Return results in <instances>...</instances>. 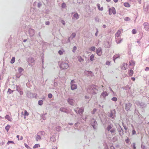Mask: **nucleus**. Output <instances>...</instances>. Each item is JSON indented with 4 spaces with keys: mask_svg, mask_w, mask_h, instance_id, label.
Returning <instances> with one entry per match:
<instances>
[{
    "mask_svg": "<svg viewBox=\"0 0 149 149\" xmlns=\"http://www.w3.org/2000/svg\"><path fill=\"white\" fill-rule=\"evenodd\" d=\"M135 103L141 109L142 111H144L143 109L146 108V104L145 103L140 102L138 100L136 101Z\"/></svg>",
    "mask_w": 149,
    "mask_h": 149,
    "instance_id": "nucleus-1",
    "label": "nucleus"
},
{
    "mask_svg": "<svg viewBox=\"0 0 149 149\" xmlns=\"http://www.w3.org/2000/svg\"><path fill=\"white\" fill-rule=\"evenodd\" d=\"M121 33V31L119 30L115 34L116 41L118 43H120L121 40L120 38Z\"/></svg>",
    "mask_w": 149,
    "mask_h": 149,
    "instance_id": "nucleus-2",
    "label": "nucleus"
},
{
    "mask_svg": "<svg viewBox=\"0 0 149 149\" xmlns=\"http://www.w3.org/2000/svg\"><path fill=\"white\" fill-rule=\"evenodd\" d=\"M68 67L69 65L68 63H62L60 66L61 68L63 69L68 68Z\"/></svg>",
    "mask_w": 149,
    "mask_h": 149,
    "instance_id": "nucleus-3",
    "label": "nucleus"
},
{
    "mask_svg": "<svg viewBox=\"0 0 149 149\" xmlns=\"http://www.w3.org/2000/svg\"><path fill=\"white\" fill-rule=\"evenodd\" d=\"M109 13L110 15H111L112 14H115L116 11L115 8L113 7L111 8H109Z\"/></svg>",
    "mask_w": 149,
    "mask_h": 149,
    "instance_id": "nucleus-4",
    "label": "nucleus"
},
{
    "mask_svg": "<svg viewBox=\"0 0 149 149\" xmlns=\"http://www.w3.org/2000/svg\"><path fill=\"white\" fill-rule=\"evenodd\" d=\"M96 53L98 56H101L102 54V52L101 48H99L96 49Z\"/></svg>",
    "mask_w": 149,
    "mask_h": 149,
    "instance_id": "nucleus-5",
    "label": "nucleus"
},
{
    "mask_svg": "<svg viewBox=\"0 0 149 149\" xmlns=\"http://www.w3.org/2000/svg\"><path fill=\"white\" fill-rule=\"evenodd\" d=\"M132 105L130 103L126 104H125V109L127 110H129L131 107Z\"/></svg>",
    "mask_w": 149,
    "mask_h": 149,
    "instance_id": "nucleus-6",
    "label": "nucleus"
},
{
    "mask_svg": "<svg viewBox=\"0 0 149 149\" xmlns=\"http://www.w3.org/2000/svg\"><path fill=\"white\" fill-rule=\"evenodd\" d=\"M108 95V94L107 93V92L106 91H104L102 92V93L101 96L100 97L101 98H105L106 96H107Z\"/></svg>",
    "mask_w": 149,
    "mask_h": 149,
    "instance_id": "nucleus-7",
    "label": "nucleus"
},
{
    "mask_svg": "<svg viewBox=\"0 0 149 149\" xmlns=\"http://www.w3.org/2000/svg\"><path fill=\"white\" fill-rule=\"evenodd\" d=\"M143 26L145 30L148 31L149 29V24L147 22H145L143 24Z\"/></svg>",
    "mask_w": 149,
    "mask_h": 149,
    "instance_id": "nucleus-8",
    "label": "nucleus"
},
{
    "mask_svg": "<svg viewBox=\"0 0 149 149\" xmlns=\"http://www.w3.org/2000/svg\"><path fill=\"white\" fill-rule=\"evenodd\" d=\"M110 117H112V118H114L115 116V110H113L111 112L110 116Z\"/></svg>",
    "mask_w": 149,
    "mask_h": 149,
    "instance_id": "nucleus-9",
    "label": "nucleus"
},
{
    "mask_svg": "<svg viewBox=\"0 0 149 149\" xmlns=\"http://www.w3.org/2000/svg\"><path fill=\"white\" fill-rule=\"evenodd\" d=\"M77 88V85L76 84H71V88L72 90H74Z\"/></svg>",
    "mask_w": 149,
    "mask_h": 149,
    "instance_id": "nucleus-10",
    "label": "nucleus"
},
{
    "mask_svg": "<svg viewBox=\"0 0 149 149\" xmlns=\"http://www.w3.org/2000/svg\"><path fill=\"white\" fill-rule=\"evenodd\" d=\"M128 68V65L127 63H123V67H122V70H125Z\"/></svg>",
    "mask_w": 149,
    "mask_h": 149,
    "instance_id": "nucleus-11",
    "label": "nucleus"
},
{
    "mask_svg": "<svg viewBox=\"0 0 149 149\" xmlns=\"http://www.w3.org/2000/svg\"><path fill=\"white\" fill-rule=\"evenodd\" d=\"M68 101L69 104L71 105H72L74 102V100L70 98H69L68 99Z\"/></svg>",
    "mask_w": 149,
    "mask_h": 149,
    "instance_id": "nucleus-12",
    "label": "nucleus"
},
{
    "mask_svg": "<svg viewBox=\"0 0 149 149\" xmlns=\"http://www.w3.org/2000/svg\"><path fill=\"white\" fill-rule=\"evenodd\" d=\"M79 18V15L77 13H75L73 16V18L77 19Z\"/></svg>",
    "mask_w": 149,
    "mask_h": 149,
    "instance_id": "nucleus-13",
    "label": "nucleus"
},
{
    "mask_svg": "<svg viewBox=\"0 0 149 149\" xmlns=\"http://www.w3.org/2000/svg\"><path fill=\"white\" fill-rule=\"evenodd\" d=\"M5 118L6 119H7L8 121H11L12 120V118H11L8 115H7L5 116Z\"/></svg>",
    "mask_w": 149,
    "mask_h": 149,
    "instance_id": "nucleus-14",
    "label": "nucleus"
},
{
    "mask_svg": "<svg viewBox=\"0 0 149 149\" xmlns=\"http://www.w3.org/2000/svg\"><path fill=\"white\" fill-rule=\"evenodd\" d=\"M97 8L99 10L102 11L103 10V7H100V4L98 3L97 4Z\"/></svg>",
    "mask_w": 149,
    "mask_h": 149,
    "instance_id": "nucleus-15",
    "label": "nucleus"
},
{
    "mask_svg": "<svg viewBox=\"0 0 149 149\" xmlns=\"http://www.w3.org/2000/svg\"><path fill=\"white\" fill-rule=\"evenodd\" d=\"M129 65H130L134 66L135 65V62L133 60H131L129 62Z\"/></svg>",
    "mask_w": 149,
    "mask_h": 149,
    "instance_id": "nucleus-16",
    "label": "nucleus"
},
{
    "mask_svg": "<svg viewBox=\"0 0 149 149\" xmlns=\"http://www.w3.org/2000/svg\"><path fill=\"white\" fill-rule=\"evenodd\" d=\"M144 11L146 12H148L149 11V5H147L146 6L144 7Z\"/></svg>",
    "mask_w": 149,
    "mask_h": 149,
    "instance_id": "nucleus-17",
    "label": "nucleus"
},
{
    "mask_svg": "<svg viewBox=\"0 0 149 149\" xmlns=\"http://www.w3.org/2000/svg\"><path fill=\"white\" fill-rule=\"evenodd\" d=\"M119 57H120V56L118 54H116L114 56L113 58V59L114 61L115 62V60L117 58H119Z\"/></svg>",
    "mask_w": 149,
    "mask_h": 149,
    "instance_id": "nucleus-18",
    "label": "nucleus"
},
{
    "mask_svg": "<svg viewBox=\"0 0 149 149\" xmlns=\"http://www.w3.org/2000/svg\"><path fill=\"white\" fill-rule=\"evenodd\" d=\"M84 110L83 108H79L78 111V113L79 114H81L84 111Z\"/></svg>",
    "mask_w": 149,
    "mask_h": 149,
    "instance_id": "nucleus-19",
    "label": "nucleus"
},
{
    "mask_svg": "<svg viewBox=\"0 0 149 149\" xmlns=\"http://www.w3.org/2000/svg\"><path fill=\"white\" fill-rule=\"evenodd\" d=\"M36 141H38V140L41 139V137L40 135L37 134L36 136Z\"/></svg>",
    "mask_w": 149,
    "mask_h": 149,
    "instance_id": "nucleus-20",
    "label": "nucleus"
},
{
    "mask_svg": "<svg viewBox=\"0 0 149 149\" xmlns=\"http://www.w3.org/2000/svg\"><path fill=\"white\" fill-rule=\"evenodd\" d=\"M133 74V71L132 70H130L129 71V75L130 76H132Z\"/></svg>",
    "mask_w": 149,
    "mask_h": 149,
    "instance_id": "nucleus-21",
    "label": "nucleus"
},
{
    "mask_svg": "<svg viewBox=\"0 0 149 149\" xmlns=\"http://www.w3.org/2000/svg\"><path fill=\"white\" fill-rule=\"evenodd\" d=\"M124 6L126 7H129L130 6V5L128 3H124Z\"/></svg>",
    "mask_w": 149,
    "mask_h": 149,
    "instance_id": "nucleus-22",
    "label": "nucleus"
},
{
    "mask_svg": "<svg viewBox=\"0 0 149 149\" xmlns=\"http://www.w3.org/2000/svg\"><path fill=\"white\" fill-rule=\"evenodd\" d=\"M10 127V126L8 125L5 127V129L7 130V132H8V131L9 130V129Z\"/></svg>",
    "mask_w": 149,
    "mask_h": 149,
    "instance_id": "nucleus-23",
    "label": "nucleus"
},
{
    "mask_svg": "<svg viewBox=\"0 0 149 149\" xmlns=\"http://www.w3.org/2000/svg\"><path fill=\"white\" fill-rule=\"evenodd\" d=\"M40 146L39 144H35L34 146L33 147V148H39L40 147Z\"/></svg>",
    "mask_w": 149,
    "mask_h": 149,
    "instance_id": "nucleus-24",
    "label": "nucleus"
},
{
    "mask_svg": "<svg viewBox=\"0 0 149 149\" xmlns=\"http://www.w3.org/2000/svg\"><path fill=\"white\" fill-rule=\"evenodd\" d=\"M94 55L93 54H92L90 57V59L91 61H93L94 60Z\"/></svg>",
    "mask_w": 149,
    "mask_h": 149,
    "instance_id": "nucleus-25",
    "label": "nucleus"
},
{
    "mask_svg": "<svg viewBox=\"0 0 149 149\" xmlns=\"http://www.w3.org/2000/svg\"><path fill=\"white\" fill-rule=\"evenodd\" d=\"M89 49L90 51H94L95 49V47L93 46L89 48Z\"/></svg>",
    "mask_w": 149,
    "mask_h": 149,
    "instance_id": "nucleus-26",
    "label": "nucleus"
},
{
    "mask_svg": "<svg viewBox=\"0 0 149 149\" xmlns=\"http://www.w3.org/2000/svg\"><path fill=\"white\" fill-rule=\"evenodd\" d=\"M123 88L125 90H128L130 89V87L128 85H126L125 86L123 87Z\"/></svg>",
    "mask_w": 149,
    "mask_h": 149,
    "instance_id": "nucleus-27",
    "label": "nucleus"
},
{
    "mask_svg": "<svg viewBox=\"0 0 149 149\" xmlns=\"http://www.w3.org/2000/svg\"><path fill=\"white\" fill-rule=\"evenodd\" d=\"M15 61V57H13L12 58V59L10 61V63H14Z\"/></svg>",
    "mask_w": 149,
    "mask_h": 149,
    "instance_id": "nucleus-28",
    "label": "nucleus"
},
{
    "mask_svg": "<svg viewBox=\"0 0 149 149\" xmlns=\"http://www.w3.org/2000/svg\"><path fill=\"white\" fill-rule=\"evenodd\" d=\"M78 58L79 61L80 62H81L84 61V59L82 58L81 56L78 57Z\"/></svg>",
    "mask_w": 149,
    "mask_h": 149,
    "instance_id": "nucleus-29",
    "label": "nucleus"
},
{
    "mask_svg": "<svg viewBox=\"0 0 149 149\" xmlns=\"http://www.w3.org/2000/svg\"><path fill=\"white\" fill-rule=\"evenodd\" d=\"M130 20V19L128 17H126L124 18V20L126 21H129Z\"/></svg>",
    "mask_w": 149,
    "mask_h": 149,
    "instance_id": "nucleus-30",
    "label": "nucleus"
},
{
    "mask_svg": "<svg viewBox=\"0 0 149 149\" xmlns=\"http://www.w3.org/2000/svg\"><path fill=\"white\" fill-rule=\"evenodd\" d=\"M10 143H13V144H14L15 143L14 142V141H8L7 143V144L8 145H9V144Z\"/></svg>",
    "mask_w": 149,
    "mask_h": 149,
    "instance_id": "nucleus-31",
    "label": "nucleus"
},
{
    "mask_svg": "<svg viewBox=\"0 0 149 149\" xmlns=\"http://www.w3.org/2000/svg\"><path fill=\"white\" fill-rule=\"evenodd\" d=\"M29 115V113L27 111L25 110L24 111V115L25 116H28Z\"/></svg>",
    "mask_w": 149,
    "mask_h": 149,
    "instance_id": "nucleus-32",
    "label": "nucleus"
},
{
    "mask_svg": "<svg viewBox=\"0 0 149 149\" xmlns=\"http://www.w3.org/2000/svg\"><path fill=\"white\" fill-rule=\"evenodd\" d=\"M43 104L42 100H40L38 101V104L40 105H41Z\"/></svg>",
    "mask_w": 149,
    "mask_h": 149,
    "instance_id": "nucleus-33",
    "label": "nucleus"
},
{
    "mask_svg": "<svg viewBox=\"0 0 149 149\" xmlns=\"http://www.w3.org/2000/svg\"><path fill=\"white\" fill-rule=\"evenodd\" d=\"M13 92V91L11 90L10 88H8V92H9V93H12Z\"/></svg>",
    "mask_w": 149,
    "mask_h": 149,
    "instance_id": "nucleus-34",
    "label": "nucleus"
},
{
    "mask_svg": "<svg viewBox=\"0 0 149 149\" xmlns=\"http://www.w3.org/2000/svg\"><path fill=\"white\" fill-rule=\"evenodd\" d=\"M111 100L113 101H116L117 100V98L116 97H113L112 98Z\"/></svg>",
    "mask_w": 149,
    "mask_h": 149,
    "instance_id": "nucleus-35",
    "label": "nucleus"
},
{
    "mask_svg": "<svg viewBox=\"0 0 149 149\" xmlns=\"http://www.w3.org/2000/svg\"><path fill=\"white\" fill-rule=\"evenodd\" d=\"M48 96L49 98H51L52 97V94L49 93L48 94Z\"/></svg>",
    "mask_w": 149,
    "mask_h": 149,
    "instance_id": "nucleus-36",
    "label": "nucleus"
},
{
    "mask_svg": "<svg viewBox=\"0 0 149 149\" xmlns=\"http://www.w3.org/2000/svg\"><path fill=\"white\" fill-rule=\"evenodd\" d=\"M76 35V34L75 33H73L72 35L71 36L72 37V38H74Z\"/></svg>",
    "mask_w": 149,
    "mask_h": 149,
    "instance_id": "nucleus-37",
    "label": "nucleus"
},
{
    "mask_svg": "<svg viewBox=\"0 0 149 149\" xmlns=\"http://www.w3.org/2000/svg\"><path fill=\"white\" fill-rule=\"evenodd\" d=\"M58 53V54L60 55H61L63 54V52L61 50H60L59 51Z\"/></svg>",
    "mask_w": 149,
    "mask_h": 149,
    "instance_id": "nucleus-38",
    "label": "nucleus"
},
{
    "mask_svg": "<svg viewBox=\"0 0 149 149\" xmlns=\"http://www.w3.org/2000/svg\"><path fill=\"white\" fill-rule=\"evenodd\" d=\"M62 8H65L66 7V4L64 3H63L62 4Z\"/></svg>",
    "mask_w": 149,
    "mask_h": 149,
    "instance_id": "nucleus-39",
    "label": "nucleus"
},
{
    "mask_svg": "<svg viewBox=\"0 0 149 149\" xmlns=\"http://www.w3.org/2000/svg\"><path fill=\"white\" fill-rule=\"evenodd\" d=\"M136 31L135 29H133L132 30V33L133 34H135L136 33Z\"/></svg>",
    "mask_w": 149,
    "mask_h": 149,
    "instance_id": "nucleus-40",
    "label": "nucleus"
},
{
    "mask_svg": "<svg viewBox=\"0 0 149 149\" xmlns=\"http://www.w3.org/2000/svg\"><path fill=\"white\" fill-rule=\"evenodd\" d=\"M111 128V126L109 125L107 128V130L109 131Z\"/></svg>",
    "mask_w": 149,
    "mask_h": 149,
    "instance_id": "nucleus-41",
    "label": "nucleus"
},
{
    "mask_svg": "<svg viewBox=\"0 0 149 149\" xmlns=\"http://www.w3.org/2000/svg\"><path fill=\"white\" fill-rule=\"evenodd\" d=\"M132 146L133 148L134 149H136V147L135 146V143H132Z\"/></svg>",
    "mask_w": 149,
    "mask_h": 149,
    "instance_id": "nucleus-42",
    "label": "nucleus"
},
{
    "mask_svg": "<svg viewBox=\"0 0 149 149\" xmlns=\"http://www.w3.org/2000/svg\"><path fill=\"white\" fill-rule=\"evenodd\" d=\"M97 111V109H93L92 111V113L94 114Z\"/></svg>",
    "mask_w": 149,
    "mask_h": 149,
    "instance_id": "nucleus-43",
    "label": "nucleus"
},
{
    "mask_svg": "<svg viewBox=\"0 0 149 149\" xmlns=\"http://www.w3.org/2000/svg\"><path fill=\"white\" fill-rule=\"evenodd\" d=\"M60 110L62 111H65V109L64 108H61L60 109Z\"/></svg>",
    "mask_w": 149,
    "mask_h": 149,
    "instance_id": "nucleus-44",
    "label": "nucleus"
},
{
    "mask_svg": "<svg viewBox=\"0 0 149 149\" xmlns=\"http://www.w3.org/2000/svg\"><path fill=\"white\" fill-rule=\"evenodd\" d=\"M24 146L26 147L27 148H30V147L26 143H24Z\"/></svg>",
    "mask_w": 149,
    "mask_h": 149,
    "instance_id": "nucleus-45",
    "label": "nucleus"
},
{
    "mask_svg": "<svg viewBox=\"0 0 149 149\" xmlns=\"http://www.w3.org/2000/svg\"><path fill=\"white\" fill-rule=\"evenodd\" d=\"M132 134L133 135L136 134V131L135 130H133L132 131Z\"/></svg>",
    "mask_w": 149,
    "mask_h": 149,
    "instance_id": "nucleus-46",
    "label": "nucleus"
},
{
    "mask_svg": "<svg viewBox=\"0 0 149 149\" xmlns=\"http://www.w3.org/2000/svg\"><path fill=\"white\" fill-rule=\"evenodd\" d=\"M106 64L107 65H109L110 64V62L109 61H107L106 63Z\"/></svg>",
    "mask_w": 149,
    "mask_h": 149,
    "instance_id": "nucleus-47",
    "label": "nucleus"
},
{
    "mask_svg": "<svg viewBox=\"0 0 149 149\" xmlns=\"http://www.w3.org/2000/svg\"><path fill=\"white\" fill-rule=\"evenodd\" d=\"M61 22L63 25H65V22L64 20H62L61 21Z\"/></svg>",
    "mask_w": 149,
    "mask_h": 149,
    "instance_id": "nucleus-48",
    "label": "nucleus"
},
{
    "mask_svg": "<svg viewBox=\"0 0 149 149\" xmlns=\"http://www.w3.org/2000/svg\"><path fill=\"white\" fill-rule=\"evenodd\" d=\"M83 0H77V2L78 3H80L82 2L83 1Z\"/></svg>",
    "mask_w": 149,
    "mask_h": 149,
    "instance_id": "nucleus-49",
    "label": "nucleus"
},
{
    "mask_svg": "<svg viewBox=\"0 0 149 149\" xmlns=\"http://www.w3.org/2000/svg\"><path fill=\"white\" fill-rule=\"evenodd\" d=\"M123 125L124 128V129H125V130H126L127 129V127L125 126H124L123 125Z\"/></svg>",
    "mask_w": 149,
    "mask_h": 149,
    "instance_id": "nucleus-50",
    "label": "nucleus"
},
{
    "mask_svg": "<svg viewBox=\"0 0 149 149\" xmlns=\"http://www.w3.org/2000/svg\"><path fill=\"white\" fill-rule=\"evenodd\" d=\"M141 147L142 149H144L145 148V147L144 145L142 144L141 146Z\"/></svg>",
    "mask_w": 149,
    "mask_h": 149,
    "instance_id": "nucleus-51",
    "label": "nucleus"
},
{
    "mask_svg": "<svg viewBox=\"0 0 149 149\" xmlns=\"http://www.w3.org/2000/svg\"><path fill=\"white\" fill-rule=\"evenodd\" d=\"M45 24L47 25H49V21H47L45 22Z\"/></svg>",
    "mask_w": 149,
    "mask_h": 149,
    "instance_id": "nucleus-52",
    "label": "nucleus"
},
{
    "mask_svg": "<svg viewBox=\"0 0 149 149\" xmlns=\"http://www.w3.org/2000/svg\"><path fill=\"white\" fill-rule=\"evenodd\" d=\"M74 81L73 80H72L71 81V83H70V84H74Z\"/></svg>",
    "mask_w": 149,
    "mask_h": 149,
    "instance_id": "nucleus-53",
    "label": "nucleus"
},
{
    "mask_svg": "<svg viewBox=\"0 0 149 149\" xmlns=\"http://www.w3.org/2000/svg\"><path fill=\"white\" fill-rule=\"evenodd\" d=\"M31 31H32L33 32V33L32 34H30V35L31 36H32L34 35V30H33L31 29Z\"/></svg>",
    "mask_w": 149,
    "mask_h": 149,
    "instance_id": "nucleus-54",
    "label": "nucleus"
},
{
    "mask_svg": "<svg viewBox=\"0 0 149 149\" xmlns=\"http://www.w3.org/2000/svg\"><path fill=\"white\" fill-rule=\"evenodd\" d=\"M149 70V68L148 67H146L145 69V70L146 71H148Z\"/></svg>",
    "mask_w": 149,
    "mask_h": 149,
    "instance_id": "nucleus-55",
    "label": "nucleus"
},
{
    "mask_svg": "<svg viewBox=\"0 0 149 149\" xmlns=\"http://www.w3.org/2000/svg\"><path fill=\"white\" fill-rule=\"evenodd\" d=\"M115 129H112L111 130V132L112 133L113 132H115Z\"/></svg>",
    "mask_w": 149,
    "mask_h": 149,
    "instance_id": "nucleus-56",
    "label": "nucleus"
},
{
    "mask_svg": "<svg viewBox=\"0 0 149 149\" xmlns=\"http://www.w3.org/2000/svg\"><path fill=\"white\" fill-rule=\"evenodd\" d=\"M77 49V47L76 46H74L73 47V51H75Z\"/></svg>",
    "mask_w": 149,
    "mask_h": 149,
    "instance_id": "nucleus-57",
    "label": "nucleus"
},
{
    "mask_svg": "<svg viewBox=\"0 0 149 149\" xmlns=\"http://www.w3.org/2000/svg\"><path fill=\"white\" fill-rule=\"evenodd\" d=\"M98 31L97 30V31L95 33V35L96 36H97V34H98Z\"/></svg>",
    "mask_w": 149,
    "mask_h": 149,
    "instance_id": "nucleus-58",
    "label": "nucleus"
},
{
    "mask_svg": "<svg viewBox=\"0 0 149 149\" xmlns=\"http://www.w3.org/2000/svg\"><path fill=\"white\" fill-rule=\"evenodd\" d=\"M131 79H132V80H133V81H135V78L134 77H132V78H131Z\"/></svg>",
    "mask_w": 149,
    "mask_h": 149,
    "instance_id": "nucleus-59",
    "label": "nucleus"
},
{
    "mask_svg": "<svg viewBox=\"0 0 149 149\" xmlns=\"http://www.w3.org/2000/svg\"><path fill=\"white\" fill-rule=\"evenodd\" d=\"M17 138H18V140H19V135H17Z\"/></svg>",
    "mask_w": 149,
    "mask_h": 149,
    "instance_id": "nucleus-60",
    "label": "nucleus"
},
{
    "mask_svg": "<svg viewBox=\"0 0 149 149\" xmlns=\"http://www.w3.org/2000/svg\"><path fill=\"white\" fill-rule=\"evenodd\" d=\"M85 97L86 99H89V97L87 96H85Z\"/></svg>",
    "mask_w": 149,
    "mask_h": 149,
    "instance_id": "nucleus-61",
    "label": "nucleus"
},
{
    "mask_svg": "<svg viewBox=\"0 0 149 149\" xmlns=\"http://www.w3.org/2000/svg\"><path fill=\"white\" fill-rule=\"evenodd\" d=\"M126 141V143H128V142L129 141V139H127Z\"/></svg>",
    "mask_w": 149,
    "mask_h": 149,
    "instance_id": "nucleus-62",
    "label": "nucleus"
},
{
    "mask_svg": "<svg viewBox=\"0 0 149 149\" xmlns=\"http://www.w3.org/2000/svg\"><path fill=\"white\" fill-rule=\"evenodd\" d=\"M23 139V137L22 136L20 137V140H22Z\"/></svg>",
    "mask_w": 149,
    "mask_h": 149,
    "instance_id": "nucleus-63",
    "label": "nucleus"
},
{
    "mask_svg": "<svg viewBox=\"0 0 149 149\" xmlns=\"http://www.w3.org/2000/svg\"><path fill=\"white\" fill-rule=\"evenodd\" d=\"M21 70V71H23V69L22 68H19V70Z\"/></svg>",
    "mask_w": 149,
    "mask_h": 149,
    "instance_id": "nucleus-64",
    "label": "nucleus"
}]
</instances>
